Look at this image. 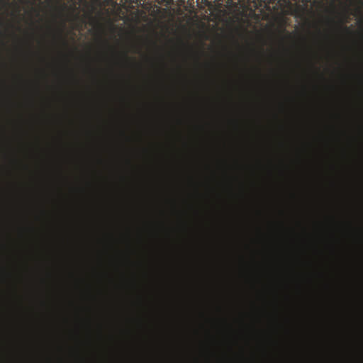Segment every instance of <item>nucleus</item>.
I'll return each instance as SVG.
<instances>
[{"label": "nucleus", "instance_id": "obj_1", "mask_svg": "<svg viewBox=\"0 0 363 363\" xmlns=\"http://www.w3.org/2000/svg\"><path fill=\"white\" fill-rule=\"evenodd\" d=\"M123 57H124V58H125L126 60H130V57H128L127 54H124V55H123Z\"/></svg>", "mask_w": 363, "mask_h": 363}, {"label": "nucleus", "instance_id": "obj_2", "mask_svg": "<svg viewBox=\"0 0 363 363\" xmlns=\"http://www.w3.org/2000/svg\"><path fill=\"white\" fill-rule=\"evenodd\" d=\"M63 42L65 44H67V41H65V40H64V38H63Z\"/></svg>", "mask_w": 363, "mask_h": 363}]
</instances>
